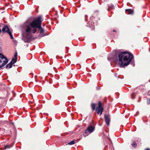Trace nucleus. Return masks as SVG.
I'll return each mask as SVG.
<instances>
[{"instance_id":"obj_1","label":"nucleus","mask_w":150,"mask_h":150,"mask_svg":"<svg viewBox=\"0 0 150 150\" xmlns=\"http://www.w3.org/2000/svg\"><path fill=\"white\" fill-rule=\"evenodd\" d=\"M41 17L40 16L36 20L33 21L31 23H29L26 22L23 24L22 29L23 39L25 42H28L32 38L31 34L32 28H33V33H35L36 31V28L39 29L40 31L39 36L43 37L46 35L44 33V30L41 26Z\"/></svg>"},{"instance_id":"obj_2","label":"nucleus","mask_w":150,"mask_h":150,"mask_svg":"<svg viewBox=\"0 0 150 150\" xmlns=\"http://www.w3.org/2000/svg\"><path fill=\"white\" fill-rule=\"evenodd\" d=\"M133 55L125 52L120 53L118 55V64L120 67H123L128 65L133 58Z\"/></svg>"},{"instance_id":"obj_3","label":"nucleus","mask_w":150,"mask_h":150,"mask_svg":"<svg viewBox=\"0 0 150 150\" xmlns=\"http://www.w3.org/2000/svg\"><path fill=\"white\" fill-rule=\"evenodd\" d=\"M8 62L7 59L0 53V69L4 66Z\"/></svg>"},{"instance_id":"obj_4","label":"nucleus","mask_w":150,"mask_h":150,"mask_svg":"<svg viewBox=\"0 0 150 150\" xmlns=\"http://www.w3.org/2000/svg\"><path fill=\"white\" fill-rule=\"evenodd\" d=\"M98 104V106L96 108V111L97 114H99L100 113V115L103 112V108L102 106V104L100 102H99Z\"/></svg>"},{"instance_id":"obj_5","label":"nucleus","mask_w":150,"mask_h":150,"mask_svg":"<svg viewBox=\"0 0 150 150\" xmlns=\"http://www.w3.org/2000/svg\"><path fill=\"white\" fill-rule=\"evenodd\" d=\"M94 127L93 126H89L88 127L87 130L85 131V132L83 134V135L85 137L88 136V133L87 132V131H88V132L90 133H91L94 130Z\"/></svg>"},{"instance_id":"obj_6","label":"nucleus","mask_w":150,"mask_h":150,"mask_svg":"<svg viewBox=\"0 0 150 150\" xmlns=\"http://www.w3.org/2000/svg\"><path fill=\"white\" fill-rule=\"evenodd\" d=\"M104 117L106 123L108 125H109L110 121V119L108 115H105Z\"/></svg>"},{"instance_id":"obj_7","label":"nucleus","mask_w":150,"mask_h":150,"mask_svg":"<svg viewBox=\"0 0 150 150\" xmlns=\"http://www.w3.org/2000/svg\"><path fill=\"white\" fill-rule=\"evenodd\" d=\"M2 31L4 33L7 32L8 33L9 31L8 27L6 25L2 28Z\"/></svg>"},{"instance_id":"obj_8","label":"nucleus","mask_w":150,"mask_h":150,"mask_svg":"<svg viewBox=\"0 0 150 150\" xmlns=\"http://www.w3.org/2000/svg\"><path fill=\"white\" fill-rule=\"evenodd\" d=\"M125 11L126 12H127V14H129L133 15L134 13V11L130 9H126Z\"/></svg>"},{"instance_id":"obj_9","label":"nucleus","mask_w":150,"mask_h":150,"mask_svg":"<svg viewBox=\"0 0 150 150\" xmlns=\"http://www.w3.org/2000/svg\"><path fill=\"white\" fill-rule=\"evenodd\" d=\"M13 64L10 62L8 64H7L6 66V69H8L12 67Z\"/></svg>"},{"instance_id":"obj_10","label":"nucleus","mask_w":150,"mask_h":150,"mask_svg":"<svg viewBox=\"0 0 150 150\" xmlns=\"http://www.w3.org/2000/svg\"><path fill=\"white\" fill-rule=\"evenodd\" d=\"M17 59L16 58H14L13 59H12V60L10 62V63H11V64H14L17 61Z\"/></svg>"},{"instance_id":"obj_11","label":"nucleus","mask_w":150,"mask_h":150,"mask_svg":"<svg viewBox=\"0 0 150 150\" xmlns=\"http://www.w3.org/2000/svg\"><path fill=\"white\" fill-rule=\"evenodd\" d=\"M76 143V141L74 140L68 143V144L69 145H72L75 144Z\"/></svg>"},{"instance_id":"obj_12","label":"nucleus","mask_w":150,"mask_h":150,"mask_svg":"<svg viewBox=\"0 0 150 150\" xmlns=\"http://www.w3.org/2000/svg\"><path fill=\"white\" fill-rule=\"evenodd\" d=\"M132 145L133 147H135L137 145V143L135 142H134L132 144Z\"/></svg>"},{"instance_id":"obj_13","label":"nucleus","mask_w":150,"mask_h":150,"mask_svg":"<svg viewBox=\"0 0 150 150\" xmlns=\"http://www.w3.org/2000/svg\"><path fill=\"white\" fill-rule=\"evenodd\" d=\"M9 35H10V37H11V38L12 39H13V37L12 35V34L11 33V32L10 31H9L8 32V33Z\"/></svg>"},{"instance_id":"obj_14","label":"nucleus","mask_w":150,"mask_h":150,"mask_svg":"<svg viewBox=\"0 0 150 150\" xmlns=\"http://www.w3.org/2000/svg\"><path fill=\"white\" fill-rule=\"evenodd\" d=\"M91 107L92 108V109L94 110L95 109V104L94 103H93L91 104Z\"/></svg>"},{"instance_id":"obj_15","label":"nucleus","mask_w":150,"mask_h":150,"mask_svg":"<svg viewBox=\"0 0 150 150\" xmlns=\"http://www.w3.org/2000/svg\"><path fill=\"white\" fill-rule=\"evenodd\" d=\"M13 144L12 145H11V146H10V145H6V146H5V149H7L11 147H12V146H13Z\"/></svg>"},{"instance_id":"obj_16","label":"nucleus","mask_w":150,"mask_h":150,"mask_svg":"<svg viewBox=\"0 0 150 150\" xmlns=\"http://www.w3.org/2000/svg\"><path fill=\"white\" fill-rule=\"evenodd\" d=\"M135 94L134 93H132L131 94V97L132 99H134L135 98Z\"/></svg>"},{"instance_id":"obj_17","label":"nucleus","mask_w":150,"mask_h":150,"mask_svg":"<svg viewBox=\"0 0 150 150\" xmlns=\"http://www.w3.org/2000/svg\"><path fill=\"white\" fill-rule=\"evenodd\" d=\"M147 103L148 104L150 103V99L149 98H147Z\"/></svg>"},{"instance_id":"obj_18","label":"nucleus","mask_w":150,"mask_h":150,"mask_svg":"<svg viewBox=\"0 0 150 150\" xmlns=\"http://www.w3.org/2000/svg\"><path fill=\"white\" fill-rule=\"evenodd\" d=\"M14 58L17 59V52H16L15 53Z\"/></svg>"},{"instance_id":"obj_19","label":"nucleus","mask_w":150,"mask_h":150,"mask_svg":"<svg viewBox=\"0 0 150 150\" xmlns=\"http://www.w3.org/2000/svg\"><path fill=\"white\" fill-rule=\"evenodd\" d=\"M145 150H150V149H149L147 148V149H146Z\"/></svg>"},{"instance_id":"obj_20","label":"nucleus","mask_w":150,"mask_h":150,"mask_svg":"<svg viewBox=\"0 0 150 150\" xmlns=\"http://www.w3.org/2000/svg\"><path fill=\"white\" fill-rule=\"evenodd\" d=\"M86 16H85V19H86Z\"/></svg>"},{"instance_id":"obj_21","label":"nucleus","mask_w":150,"mask_h":150,"mask_svg":"<svg viewBox=\"0 0 150 150\" xmlns=\"http://www.w3.org/2000/svg\"><path fill=\"white\" fill-rule=\"evenodd\" d=\"M134 64H133V66H134Z\"/></svg>"},{"instance_id":"obj_22","label":"nucleus","mask_w":150,"mask_h":150,"mask_svg":"<svg viewBox=\"0 0 150 150\" xmlns=\"http://www.w3.org/2000/svg\"><path fill=\"white\" fill-rule=\"evenodd\" d=\"M113 31H114V32H115V30H113Z\"/></svg>"},{"instance_id":"obj_23","label":"nucleus","mask_w":150,"mask_h":150,"mask_svg":"<svg viewBox=\"0 0 150 150\" xmlns=\"http://www.w3.org/2000/svg\"><path fill=\"white\" fill-rule=\"evenodd\" d=\"M149 95L150 96V94Z\"/></svg>"}]
</instances>
